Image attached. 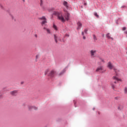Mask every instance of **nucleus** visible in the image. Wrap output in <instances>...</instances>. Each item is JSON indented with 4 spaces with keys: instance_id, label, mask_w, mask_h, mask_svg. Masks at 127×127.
I'll use <instances>...</instances> for the list:
<instances>
[{
    "instance_id": "19",
    "label": "nucleus",
    "mask_w": 127,
    "mask_h": 127,
    "mask_svg": "<svg viewBox=\"0 0 127 127\" xmlns=\"http://www.w3.org/2000/svg\"><path fill=\"white\" fill-rule=\"evenodd\" d=\"M81 34L83 36V39H84V40L86 39V37H85V36H84V32H82Z\"/></svg>"
},
{
    "instance_id": "13",
    "label": "nucleus",
    "mask_w": 127,
    "mask_h": 127,
    "mask_svg": "<svg viewBox=\"0 0 127 127\" xmlns=\"http://www.w3.org/2000/svg\"><path fill=\"white\" fill-rule=\"evenodd\" d=\"M63 3L66 8H68V2L67 1H64Z\"/></svg>"
},
{
    "instance_id": "3",
    "label": "nucleus",
    "mask_w": 127,
    "mask_h": 127,
    "mask_svg": "<svg viewBox=\"0 0 127 127\" xmlns=\"http://www.w3.org/2000/svg\"><path fill=\"white\" fill-rule=\"evenodd\" d=\"M91 57L94 58L96 57L97 55V50H91L89 51Z\"/></svg>"
},
{
    "instance_id": "24",
    "label": "nucleus",
    "mask_w": 127,
    "mask_h": 127,
    "mask_svg": "<svg viewBox=\"0 0 127 127\" xmlns=\"http://www.w3.org/2000/svg\"><path fill=\"white\" fill-rule=\"evenodd\" d=\"M125 34L126 35V38H127V31L124 32Z\"/></svg>"
},
{
    "instance_id": "4",
    "label": "nucleus",
    "mask_w": 127,
    "mask_h": 127,
    "mask_svg": "<svg viewBox=\"0 0 127 127\" xmlns=\"http://www.w3.org/2000/svg\"><path fill=\"white\" fill-rule=\"evenodd\" d=\"M39 19L40 20H43L42 21V26H43V25H44V24H45V23H47V20L46 19V18L45 17V16H43V17L40 18Z\"/></svg>"
},
{
    "instance_id": "8",
    "label": "nucleus",
    "mask_w": 127,
    "mask_h": 127,
    "mask_svg": "<svg viewBox=\"0 0 127 127\" xmlns=\"http://www.w3.org/2000/svg\"><path fill=\"white\" fill-rule=\"evenodd\" d=\"M77 30H79V29H81V28L82 27V23H80V22H78L77 23Z\"/></svg>"
},
{
    "instance_id": "28",
    "label": "nucleus",
    "mask_w": 127,
    "mask_h": 127,
    "mask_svg": "<svg viewBox=\"0 0 127 127\" xmlns=\"http://www.w3.org/2000/svg\"><path fill=\"white\" fill-rule=\"evenodd\" d=\"M93 37H94V39H96V35H93Z\"/></svg>"
},
{
    "instance_id": "26",
    "label": "nucleus",
    "mask_w": 127,
    "mask_h": 127,
    "mask_svg": "<svg viewBox=\"0 0 127 127\" xmlns=\"http://www.w3.org/2000/svg\"><path fill=\"white\" fill-rule=\"evenodd\" d=\"M127 29V27H124L123 28V30H126Z\"/></svg>"
},
{
    "instance_id": "1",
    "label": "nucleus",
    "mask_w": 127,
    "mask_h": 127,
    "mask_svg": "<svg viewBox=\"0 0 127 127\" xmlns=\"http://www.w3.org/2000/svg\"><path fill=\"white\" fill-rule=\"evenodd\" d=\"M54 14L58 16V19L62 21V22H65V20H69L70 17V14L68 13L67 11H64V13L62 14L59 12H54Z\"/></svg>"
},
{
    "instance_id": "11",
    "label": "nucleus",
    "mask_w": 127,
    "mask_h": 127,
    "mask_svg": "<svg viewBox=\"0 0 127 127\" xmlns=\"http://www.w3.org/2000/svg\"><path fill=\"white\" fill-rule=\"evenodd\" d=\"M101 71H103V66H99L96 70V72H101Z\"/></svg>"
},
{
    "instance_id": "17",
    "label": "nucleus",
    "mask_w": 127,
    "mask_h": 127,
    "mask_svg": "<svg viewBox=\"0 0 127 127\" xmlns=\"http://www.w3.org/2000/svg\"><path fill=\"white\" fill-rule=\"evenodd\" d=\"M40 6L43 7V1H42V0L40 1Z\"/></svg>"
},
{
    "instance_id": "35",
    "label": "nucleus",
    "mask_w": 127,
    "mask_h": 127,
    "mask_svg": "<svg viewBox=\"0 0 127 127\" xmlns=\"http://www.w3.org/2000/svg\"><path fill=\"white\" fill-rule=\"evenodd\" d=\"M44 29H46H46H47V28H46L45 27H44Z\"/></svg>"
},
{
    "instance_id": "34",
    "label": "nucleus",
    "mask_w": 127,
    "mask_h": 127,
    "mask_svg": "<svg viewBox=\"0 0 127 127\" xmlns=\"http://www.w3.org/2000/svg\"><path fill=\"white\" fill-rule=\"evenodd\" d=\"M118 110H120L121 111V110H122V109H121L120 108V107H118Z\"/></svg>"
},
{
    "instance_id": "10",
    "label": "nucleus",
    "mask_w": 127,
    "mask_h": 127,
    "mask_svg": "<svg viewBox=\"0 0 127 127\" xmlns=\"http://www.w3.org/2000/svg\"><path fill=\"white\" fill-rule=\"evenodd\" d=\"M54 38L55 39V41L56 43H58V36H57V35L54 34Z\"/></svg>"
},
{
    "instance_id": "29",
    "label": "nucleus",
    "mask_w": 127,
    "mask_h": 127,
    "mask_svg": "<svg viewBox=\"0 0 127 127\" xmlns=\"http://www.w3.org/2000/svg\"><path fill=\"white\" fill-rule=\"evenodd\" d=\"M1 98H2V95L0 94V99Z\"/></svg>"
},
{
    "instance_id": "2",
    "label": "nucleus",
    "mask_w": 127,
    "mask_h": 127,
    "mask_svg": "<svg viewBox=\"0 0 127 127\" xmlns=\"http://www.w3.org/2000/svg\"><path fill=\"white\" fill-rule=\"evenodd\" d=\"M56 74V71H55V70H52L49 72V69H47L45 72V75L48 74V76H49L50 77H51L52 78H53V77L55 76Z\"/></svg>"
},
{
    "instance_id": "32",
    "label": "nucleus",
    "mask_w": 127,
    "mask_h": 127,
    "mask_svg": "<svg viewBox=\"0 0 127 127\" xmlns=\"http://www.w3.org/2000/svg\"><path fill=\"white\" fill-rule=\"evenodd\" d=\"M84 5H87V3H84Z\"/></svg>"
},
{
    "instance_id": "23",
    "label": "nucleus",
    "mask_w": 127,
    "mask_h": 127,
    "mask_svg": "<svg viewBox=\"0 0 127 127\" xmlns=\"http://www.w3.org/2000/svg\"><path fill=\"white\" fill-rule=\"evenodd\" d=\"M87 32H88V30L87 29H85L84 30V33H85V34H87Z\"/></svg>"
},
{
    "instance_id": "20",
    "label": "nucleus",
    "mask_w": 127,
    "mask_h": 127,
    "mask_svg": "<svg viewBox=\"0 0 127 127\" xmlns=\"http://www.w3.org/2000/svg\"><path fill=\"white\" fill-rule=\"evenodd\" d=\"M124 93L125 94H127V87H125L124 89Z\"/></svg>"
},
{
    "instance_id": "31",
    "label": "nucleus",
    "mask_w": 127,
    "mask_h": 127,
    "mask_svg": "<svg viewBox=\"0 0 127 127\" xmlns=\"http://www.w3.org/2000/svg\"><path fill=\"white\" fill-rule=\"evenodd\" d=\"M23 2H25V0H22Z\"/></svg>"
},
{
    "instance_id": "27",
    "label": "nucleus",
    "mask_w": 127,
    "mask_h": 127,
    "mask_svg": "<svg viewBox=\"0 0 127 127\" xmlns=\"http://www.w3.org/2000/svg\"><path fill=\"white\" fill-rule=\"evenodd\" d=\"M34 36H35V37L36 38H37V37H38V36H37V34H35V35H34Z\"/></svg>"
},
{
    "instance_id": "5",
    "label": "nucleus",
    "mask_w": 127,
    "mask_h": 127,
    "mask_svg": "<svg viewBox=\"0 0 127 127\" xmlns=\"http://www.w3.org/2000/svg\"><path fill=\"white\" fill-rule=\"evenodd\" d=\"M107 67L110 70H112V69H114V70H116V69L115 68V66H114V65H113V64H112V63H111V62H109L108 63Z\"/></svg>"
},
{
    "instance_id": "12",
    "label": "nucleus",
    "mask_w": 127,
    "mask_h": 127,
    "mask_svg": "<svg viewBox=\"0 0 127 127\" xmlns=\"http://www.w3.org/2000/svg\"><path fill=\"white\" fill-rule=\"evenodd\" d=\"M113 79L115 80V81H121V79L118 77V76H114L113 77Z\"/></svg>"
},
{
    "instance_id": "16",
    "label": "nucleus",
    "mask_w": 127,
    "mask_h": 127,
    "mask_svg": "<svg viewBox=\"0 0 127 127\" xmlns=\"http://www.w3.org/2000/svg\"><path fill=\"white\" fill-rule=\"evenodd\" d=\"M53 27L55 29V30H58L57 26H56V25L55 24H53Z\"/></svg>"
},
{
    "instance_id": "36",
    "label": "nucleus",
    "mask_w": 127,
    "mask_h": 127,
    "mask_svg": "<svg viewBox=\"0 0 127 127\" xmlns=\"http://www.w3.org/2000/svg\"><path fill=\"white\" fill-rule=\"evenodd\" d=\"M66 36H69V35H66Z\"/></svg>"
},
{
    "instance_id": "33",
    "label": "nucleus",
    "mask_w": 127,
    "mask_h": 127,
    "mask_svg": "<svg viewBox=\"0 0 127 127\" xmlns=\"http://www.w3.org/2000/svg\"><path fill=\"white\" fill-rule=\"evenodd\" d=\"M122 7H123V8L126 7V6H122Z\"/></svg>"
},
{
    "instance_id": "14",
    "label": "nucleus",
    "mask_w": 127,
    "mask_h": 127,
    "mask_svg": "<svg viewBox=\"0 0 127 127\" xmlns=\"http://www.w3.org/2000/svg\"><path fill=\"white\" fill-rule=\"evenodd\" d=\"M107 38H108V39H112V40H114V39L112 37H111V36H110V33H108L106 35Z\"/></svg>"
},
{
    "instance_id": "30",
    "label": "nucleus",
    "mask_w": 127,
    "mask_h": 127,
    "mask_svg": "<svg viewBox=\"0 0 127 127\" xmlns=\"http://www.w3.org/2000/svg\"><path fill=\"white\" fill-rule=\"evenodd\" d=\"M100 60H101L102 62H105L104 61V60H103V59H100Z\"/></svg>"
},
{
    "instance_id": "21",
    "label": "nucleus",
    "mask_w": 127,
    "mask_h": 127,
    "mask_svg": "<svg viewBox=\"0 0 127 127\" xmlns=\"http://www.w3.org/2000/svg\"><path fill=\"white\" fill-rule=\"evenodd\" d=\"M11 18H12V20H15V19L14 18V16H13V15L10 14Z\"/></svg>"
},
{
    "instance_id": "25",
    "label": "nucleus",
    "mask_w": 127,
    "mask_h": 127,
    "mask_svg": "<svg viewBox=\"0 0 127 127\" xmlns=\"http://www.w3.org/2000/svg\"><path fill=\"white\" fill-rule=\"evenodd\" d=\"M39 57V55H37L36 56V59H38V58Z\"/></svg>"
},
{
    "instance_id": "9",
    "label": "nucleus",
    "mask_w": 127,
    "mask_h": 127,
    "mask_svg": "<svg viewBox=\"0 0 127 127\" xmlns=\"http://www.w3.org/2000/svg\"><path fill=\"white\" fill-rule=\"evenodd\" d=\"M115 84H117V81H114L113 82H111V86L112 89H113V90H115V88H116V86L115 85Z\"/></svg>"
},
{
    "instance_id": "15",
    "label": "nucleus",
    "mask_w": 127,
    "mask_h": 127,
    "mask_svg": "<svg viewBox=\"0 0 127 127\" xmlns=\"http://www.w3.org/2000/svg\"><path fill=\"white\" fill-rule=\"evenodd\" d=\"M65 69H63L59 74V76H61V75H63L64 73H65Z\"/></svg>"
},
{
    "instance_id": "7",
    "label": "nucleus",
    "mask_w": 127,
    "mask_h": 127,
    "mask_svg": "<svg viewBox=\"0 0 127 127\" xmlns=\"http://www.w3.org/2000/svg\"><path fill=\"white\" fill-rule=\"evenodd\" d=\"M10 94L12 96H16L17 95V90H14V91H11L10 92Z\"/></svg>"
},
{
    "instance_id": "6",
    "label": "nucleus",
    "mask_w": 127,
    "mask_h": 127,
    "mask_svg": "<svg viewBox=\"0 0 127 127\" xmlns=\"http://www.w3.org/2000/svg\"><path fill=\"white\" fill-rule=\"evenodd\" d=\"M28 109L29 111H32V110H35L36 111V110H38L37 107H36L35 106H33L31 105L28 106Z\"/></svg>"
},
{
    "instance_id": "22",
    "label": "nucleus",
    "mask_w": 127,
    "mask_h": 127,
    "mask_svg": "<svg viewBox=\"0 0 127 127\" xmlns=\"http://www.w3.org/2000/svg\"><path fill=\"white\" fill-rule=\"evenodd\" d=\"M95 16H96V17L98 18L99 17V15H98V13H94Z\"/></svg>"
},
{
    "instance_id": "18",
    "label": "nucleus",
    "mask_w": 127,
    "mask_h": 127,
    "mask_svg": "<svg viewBox=\"0 0 127 127\" xmlns=\"http://www.w3.org/2000/svg\"><path fill=\"white\" fill-rule=\"evenodd\" d=\"M46 31L47 33H49V34H50V33H51V32L50 31V30L49 29H46Z\"/></svg>"
}]
</instances>
